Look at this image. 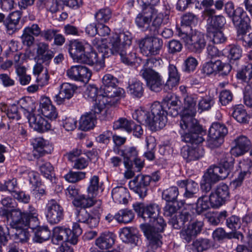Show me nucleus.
Segmentation results:
<instances>
[{
    "label": "nucleus",
    "instance_id": "obj_1",
    "mask_svg": "<svg viewBox=\"0 0 252 252\" xmlns=\"http://www.w3.org/2000/svg\"><path fill=\"white\" fill-rule=\"evenodd\" d=\"M133 209L138 216L145 221L153 223L141 224L140 227L149 241V248L154 250L160 248L162 245V232L166 223L163 218L159 216L160 208L156 203H150L145 205L143 203H135L133 205Z\"/></svg>",
    "mask_w": 252,
    "mask_h": 252
},
{
    "label": "nucleus",
    "instance_id": "obj_2",
    "mask_svg": "<svg viewBox=\"0 0 252 252\" xmlns=\"http://www.w3.org/2000/svg\"><path fill=\"white\" fill-rule=\"evenodd\" d=\"M100 90L103 94L98 95V102L94 106V112L101 114L99 116L101 120H108L111 118V114L106 108L115 107L120 103L121 98L126 96L125 91L121 88H116V85L112 80H102Z\"/></svg>",
    "mask_w": 252,
    "mask_h": 252
},
{
    "label": "nucleus",
    "instance_id": "obj_3",
    "mask_svg": "<svg viewBox=\"0 0 252 252\" xmlns=\"http://www.w3.org/2000/svg\"><path fill=\"white\" fill-rule=\"evenodd\" d=\"M167 110L162 103L156 101L151 106V112L143 110L137 111L133 118L142 124L149 126L152 130L162 128L167 122Z\"/></svg>",
    "mask_w": 252,
    "mask_h": 252
},
{
    "label": "nucleus",
    "instance_id": "obj_4",
    "mask_svg": "<svg viewBox=\"0 0 252 252\" xmlns=\"http://www.w3.org/2000/svg\"><path fill=\"white\" fill-rule=\"evenodd\" d=\"M180 125L182 129L180 132L182 141L196 146L204 141L205 132L195 118H185L181 120Z\"/></svg>",
    "mask_w": 252,
    "mask_h": 252
},
{
    "label": "nucleus",
    "instance_id": "obj_5",
    "mask_svg": "<svg viewBox=\"0 0 252 252\" xmlns=\"http://www.w3.org/2000/svg\"><path fill=\"white\" fill-rule=\"evenodd\" d=\"M231 170L220 166L213 165L210 166L203 177L201 182V189L203 191L209 192L214 184L220 180L227 178Z\"/></svg>",
    "mask_w": 252,
    "mask_h": 252
},
{
    "label": "nucleus",
    "instance_id": "obj_6",
    "mask_svg": "<svg viewBox=\"0 0 252 252\" xmlns=\"http://www.w3.org/2000/svg\"><path fill=\"white\" fill-rule=\"evenodd\" d=\"M154 36H146L138 41L141 52L146 56L158 54L162 47V40Z\"/></svg>",
    "mask_w": 252,
    "mask_h": 252
},
{
    "label": "nucleus",
    "instance_id": "obj_7",
    "mask_svg": "<svg viewBox=\"0 0 252 252\" xmlns=\"http://www.w3.org/2000/svg\"><path fill=\"white\" fill-rule=\"evenodd\" d=\"M232 69L231 65L229 63H223L220 60L215 62H210L205 63L201 69V73L204 77L218 74L220 77H226Z\"/></svg>",
    "mask_w": 252,
    "mask_h": 252
},
{
    "label": "nucleus",
    "instance_id": "obj_8",
    "mask_svg": "<svg viewBox=\"0 0 252 252\" xmlns=\"http://www.w3.org/2000/svg\"><path fill=\"white\" fill-rule=\"evenodd\" d=\"M206 45L205 35L202 32L194 30L190 33L185 46L190 52L200 54Z\"/></svg>",
    "mask_w": 252,
    "mask_h": 252
},
{
    "label": "nucleus",
    "instance_id": "obj_9",
    "mask_svg": "<svg viewBox=\"0 0 252 252\" xmlns=\"http://www.w3.org/2000/svg\"><path fill=\"white\" fill-rule=\"evenodd\" d=\"M45 213L47 221L51 224H57L64 218L63 207L55 199L49 200L45 206Z\"/></svg>",
    "mask_w": 252,
    "mask_h": 252
},
{
    "label": "nucleus",
    "instance_id": "obj_10",
    "mask_svg": "<svg viewBox=\"0 0 252 252\" xmlns=\"http://www.w3.org/2000/svg\"><path fill=\"white\" fill-rule=\"evenodd\" d=\"M163 12H158L152 18L150 24L149 34L156 35L159 34V30L162 24L164 25L168 23L169 19L170 6L167 3L163 2Z\"/></svg>",
    "mask_w": 252,
    "mask_h": 252
},
{
    "label": "nucleus",
    "instance_id": "obj_11",
    "mask_svg": "<svg viewBox=\"0 0 252 252\" xmlns=\"http://www.w3.org/2000/svg\"><path fill=\"white\" fill-rule=\"evenodd\" d=\"M229 191L228 186L224 184H220L217 186L215 190L212 192L209 195L211 207L218 208L229 199Z\"/></svg>",
    "mask_w": 252,
    "mask_h": 252
},
{
    "label": "nucleus",
    "instance_id": "obj_12",
    "mask_svg": "<svg viewBox=\"0 0 252 252\" xmlns=\"http://www.w3.org/2000/svg\"><path fill=\"white\" fill-rule=\"evenodd\" d=\"M239 34L246 33L250 26V19L244 9L237 7L235 14L230 18Z\"/></svg>",
    "mask_w": 252,
    "mask_h": 252
},
{
    "label": "nucleus",
    "instance_id": "obj_13",
    "mask_svg": "<svg viewBox=\"0 0 252 252\" xmlns=\"http://www.w3.org/2000/svg\"><path fill=\"white\" fill-rule=\"evenodd\" d=\"M152 181L149 175H138L129 183L130 189L137 193L141 198L147 195L148 188Z\"/></svg>",
    "mask_w": 252,
    "mask_h": 252
},
{
    "label": "nucleus",
    "instance_id": "obj_14",
    "mask_svg": "<svg viewBox=\"0 0 252 252\" xmlns=\"http://www.w3.org/2000/svg\"><path fill=\"white\" fill-rule=\"evenodd\" d=\"M157 12L156 9H142L135 18L136 25L142 31L147 32L149 34L150 24L152 18Z\"/></svg>",
    "mask_w": 252,
    "mask_h": 252
},
{
    "label": "nucleus",
    "instance_id": "obj_15",
    "mask_svg": "<svg viewBox=\"0 0 252 252\" xmlns=\"http://www.w3.org/2000/svg\"><path fill=\"white\" fill-rule=\"evenodd\" d=\"M204 223L202 221L195 220L188 225L187 228L180 231V237L186 243H189L194 240L196 236L201 233Z\"/></svg>",
    "mask_w": 252,
    "mask_h": 252
},
{
    "label": "nucleus",
    "instance_id": "obj_16",
    "mask_svg": "<svg viewBox=\"0 0 252 252\" xmlns=\"http://www.w3.org/2000/svg\"><path fill=\"white\" fill-rule=\"evenodd\" d=\"M80 87H82V86L77 84L63 83L60 86L59 93L54 97L55 101L58 105L65 103L72 97L75 91Z\"/></svg>",
    "mask_w": 252,
    "mask_h": 252
},
{
    "label": "nucleus",
    "instance_id": "obj_17",
    "mask_svg": "<svg viewBox=\"0 0 252 252\" xmlns=\"http://www.w3.org/2000/svg\"><path fill=\"white\" fill-rule=\"evenodd\" d=\"M177 185L181 189H185L183 196L186 200H196L199 191L198 185L196 182L191 179L181 180L177 182Z\"/></svg>",
    "mask_w": 252,
    "mask_h": 252
},
{
    "label": "nucleus",
    "instance_id": "obj_18",
    "mask_svg": "<svg viewBox=\"0 0 252 252\" xmlns=\"http://www.w3.org/2000/svg\"><path fill=\"white\" fill-rule=\"evenodd\" d=\"M131 43V34L128 32H120L115 34L111 38L109 44H113V49L118 50L119 53L121 50H127Z\"/></svg>",
    "mask_w": 252,
    "mask_h": 252
},
{
    "label": "nucleus",
    "instance_id": "obj_19",
    "mask_svg": "<svg viewBox=\"0 0 252 252\" xmlns=\"http://www.w3.org/2000/svg\"><path fill=\"white\" fill-rule=\"evenodd\" d=\"M88 47H91V46L86 42L73 40L69 42L67 49L71 58L78 63Z\"/></svg>",
    "mask_w": 252,
    "mask_h": 252
},
{
    "label": "nucleus",
    "instance_id": "obj_20",
    "mask_svg": "<svg viewBox=\"0 0 252 252\" xmlns=\"http://www.w3.org/2000/svg\"><path fill=\"white\" fill-rule=\"evenodd\" d=\"M181 155L187 162L199 159L204 154L203 149L199 145L184 146L181 149Z\"/></svg>",
    "mask_w": 252,
    "mask_h": 252
},
{
    "label": "nucleus",
    "instance_id": "obj_21",
    "mask_svg": "<svg viewBox=\"0 0 252 252\" xmlns=\"http://www.w3.org/2000/svg\"><path fill=\"white\" fill-rule=\"evenodd\" d=\"M184 103V110L183 111L181 120L185 118H194L196 113V104L197 102V95L194 94H189L183 98Z\"/></svg>",
    "mask_w": 252,
    "mask_h": 252
},
{
    "label": "nucleus",
    "instance_id": "obj_22",
    "mask_svg": "<svg viewBox=\"0 0 252 252\" xmlns=\"http://www.w3.org/2000/svg\"><path fill=\"white\" fill-rule=\"evenodd\" d=\"M235 145L231 148L232 154L239 157L247 152L251 147V142L249 138L244 135H241L235 139Z\"/></svg>",
    "mask_w": 252,
    "mask_h": 252
},
{
    "label": "nucleus",
    "instance_id": "obj_23",
    "mask_svg": "<svg viewBox=\"0 0 252 252\" xmlns=\"http://www.w3.org/2000/svg\"><path fill=\"white\" fill-rule=\"evenodd\" d=\"M28 119L30 126L39 132H44L51 128L50 123L40 115L30 114Z\"/></svg>",
    "mask_w": 252,
    "mask_h": 252
},
{
    "label": "nucleus",
    "instance_id": "obj_24",
    "mask_svg": "<svg viewBox=\"0 0 252 252\" xmlns=\"http://www.w3.org/2000/svg\"><path fill=\"white\" fill-rule=\"evenodd\" d=\"M54 56V52L49 49L48 44L42 42L37 44L36 58L42 63L48 65Z\"/></svg>",
    "mask_w": 252,
    "mask_h": 252
},
{
    "label": "nucleus",
    "instance_id": "obj_25",
    "mask_svg": "<svg viewBox=\"0 0 252 252\" xmlns=\"http://www.w3.org/2000/svg\"><path fill=\"white\" fill-rule=\"evenodd\" d=\"M40 108L42 114L51 120H55L58 113L55 106L52 103L50 98L46 96L41 97L40 100Z\"/></svg>",
    "mask_w": 252,
    "mask_h": 252
},
{
    "label": "nucleus",
    "instance_id": "obj_26",
    "mask_svg": "<svg viewBox=\"0 0 252 252\" xmlns=\"http://www.w3.org/2000/svg\"><path fill=\"white\" fill-rule=\"evenodd\" d=\"M78 63L87 64L90 65H95L96 66L101 68L104 66V60L100 59L97 53L94 51L86 52L81 58Z\"/></svg>",
    "mask_w": 252,
    "mask_h": 252
},
{
    "label": "nucleus",
    "instance_id": "obj_27",
    "mask_svg": "<svg viewBox=\"0 0 252 252\" xmlns=\"http://www.w3.org/2000/svg\"><path fill=\"white\" fill-rule=\"evenodd\" d=\"M192 220L191 214L187 211H182L178 215L169 220L168 223L176 229H180L189 223Z\"/></svg>",
    "mask_w": 252,
    "mask_h": 252
},
{
    "label": "nucleus",
    "instance_id": "obj_28",
    "mask_svg": "<svg viewBox=\"0 0 252 252\" xmlns=\"http://www.w3.org/2000/svg\"><path fill=\"white\" fill-rule=\"evenodd\" d=\"M77 219L78 221L87 224L91 228L97 226L99 222L98 218L90 215L84 208L77 210Z\"/></svg>",
    "mask_w": 252,
    "mask_h": 252
},
{
    "label": "nucleus",
    "instance_id": "obj_29",
    "mask_svg": "<svg viewBox=\"0 0 252 252\" xmlns=\"http://www.w3.org/2000/svg\"><path fill=\"white\" fill-rule=\"evenodd\" d=\"M208 18L207 31L210 32H213V30H221L225 25V18L222 15H213L211 16H204Z\"/></svg>",
    "mask_w": 252,
    "mask_h": 252
},
{
    "label": "nucleus",
    "instance_id": "obj_30",
    "mask_svg": "<svg viewBox=\"0 0 252 252\" xmlns=\"http://www.w3.org/2000/svg\"><path fill=\"white\" fill-rule=\"evenodd\" d=\"M96 114L97 113H95L94 110V112H90L82 115L79 120V129L83 131H88L93 129L94 126Z\"/></svg>",
    "mask_w": 252,
    "mask_h": 252
},
{
    "label": "nucleus",
    "instance_id": "obj_31",
    "mask_svg": "<svg viewBox=\"0 0 252 252\" xmlns=\"http://www.w3.org/2000/svg\"><path fill=\"white\" fill-rule=\"evenodd\" d=\"M115 241V237L113 233H103L95 240V245L100 249L106 250L113 246Z\"/></svg>",
    "mask_w": 252,
    "mask_h": 252
},
{
    "label": "nucleus",
    "instance_id": "obj_32",
    "mask_svg": "<svg viewBox=\"0 0 252 252\" xmlns=\"http://www.w3.org/2000/svg\"><path fill=\"white\" fill-rule=\"evenodd\" d=\"M0 109L2 112L6 113L7 117L11 121H17L21 118V109L15 104L9 106L2 104Z\"/></svg>",
    "mask_w": 252,
    "mask_h": 252
},
{
    "label": "nucleus",
    "instance_id": "obj_33",
    "mask_svg": "<svg viewBox=\"0 0 252 252\" xmlns=\"http://www.w3.org/2000/svg\"><path fill=\"white\" fill-rule=\"evenodd\" d=\"M121 155L124 157V164L126 168H132L133 160L138 156V151L136 148L131 147L122 150Z\"/></svg>",
    "mask_w": 252,
    "mask_h": 252
},
{
    "label": "nucleus",
    "instance_id": "obj_34",
    "mask_svg": "<svg viewBox=\"0 0 252 252\" xmlns=\"http://www.w3.org/2000/svg\"><path fill=\"white\" fill-rule=\"evenodd\" d=\"M37 159V164L39 166L41 173L47 179L52 181L54 175V167L48 161H45L43 158H40Z\"/></svg>",
    "mask_w": 252,
    "mask_h": 252
},
{
    "label": "nucleus",
    "instance_id": "obj_35",
    "mask_svg": "<svg viewBox=\"0 0 252 252\" xmlns=\"http://www.w3.org/2000/svg\"><path fill=\"white\" fill-rule=\"evenodd\" d=\"M120 237L126 243H131L135 245L138 244V237L131 228L126 227L122 228L120 233Z\"/></svg>",
    "mask_w": 252,
    "mask_h": 252
},
{
    "label": "nucleus",
    "instance_id": "obj_36",
    "mask_svg": "<svg viewBox=\"0 0 252 252\" xmlns=\"http://www.w3.org/2000/svg\"><path fill=\"white\" fill-rule=\"evenodd\" d=\"M127 92L133 97L140 98L143 94L144 89L142 83L138 80L129 81L127 88Z\"/></svg>",
    "mask_w": 252,
    "mask_h": 252
},
{
    "label": "nucleus",
    "instance_id": "obj_37",
    "mask_svg": "<svg viewBox=\"0 0 252 252\" xmlns=\"http://www.w3.org/2000/svg\"><path fill=\"white\" fill-rule=\"evenodd\" d=\"M68 228L65 226H58L53 230L52 242L56 245H59L66 240V234L68 233Z\"/></svg>",
    "mask_w": 252,
    "mask_h": 252
},
{
    "label": "nucleus",
    "instance_id": "obj_38",
    "mask_svg": "<svg viewBox=\"0 0 252 252\" xmlns=\"http://www.w3.org/2000/svg\"><path fill=\"white\" fill-rule=\"evenodd\" d=\"M32 144L33 147L32 155L34 158H41L46 153L44 148L46 145V141L42 137H37L32 141Z\"/></svg>",
    "mask_w": 252,
    "mask_h": 252
},
{
    "label": "nucleus",
    "instance_id": "obj_39",
    "mask_svg": "<svg viewBox=\"0 0 252 252\" xmlns=\"http://www.w3.org/2000/svg\"><path fill=\"white\" fill-rule=\"evenodd\" d=\"M20 210L17 209L12 210L10 213L9 219H11L10 222L12 228H19L23 227V223L25 220L24 215Z\"/></svg>",
    "mask_w": 252,
    "mask_h": 252
},
{
    "label": "nucleus",
    "instance_id": "obj_40",
    "mask_svg": "<svg viewBox=\"0 0 252 252\" xmlns=\"http://www.w3.org/2000/svg\"><path fill=\"white\" fill-rule=\"evenodd\" d=\"M128 195L127 189L122 186L117 187L112 190V197L113 200L119 203H126Z\"/></svg>",
    "mask_w": 252,
    "mask_h": 252
},
{
    "label": "nucleus",
    "instance_id": "obj_41",
    "mask_svg": "<svg viewBox=\"0 0 252 252\" xmlns=\"http://www.w3.org/2000/svg\"><path fill=\"white\" fill-rule=\"evenodd\" d=\"M196 202L195 211L198 215H203L210 208L211 206L209 197L202 195L197 198Z\"/></svg>",
    "mask_w": 252,
    "mask_h": 252
},
{
    "label": "nucleus",
    "instance_id": "obj_42",
    "mask_svg": "<svg viewBox=\"0 0 252 252\" xmlns=\"http://www.w3.org/2000/svg\"><path fill=\"white\" fill-rule=\"evenodd\" d=\"M34 236L33 240L35 242L41 243L48 240L51 236V232L47 226H39L33 231Z\"/></svg>",
    "mask_w": 252,
    "mask_h": 252
},
{
    "label": "nucleus",
    "instance_id": "obj_43",
    "mask_svg": "<svg viewBox=\"0 0 252 252\" xmlns=\"http://www.w3.org/2000/svg\"><path fill=\"white\" fill-rule=\"evenodd\" d=\"M68 230L69 232L66 234V238L65 242H68L71 244L76 245L78 241V237L82 232L80 225L76 222L74 223L72 230L68 228Z\"/></svg>",
    "mask_w": 252,
    "mask_h": 252
},
{
    "label": "nucleus",
    "instance_id": "obj_44",
    "mask_svg": "<svg viewBox=\"0 0 252 252\" xmlns=\"http://www.w3.org/2000/svg\"><path fill=\"white\" fill-rule=\"evenodd\" d=\"M24 219H25L23 227L27 226L31 228L33 231L40 226L39 221L37 218V214L35 213H26L24 215Z\"/></svg>",
    "mask_w": 252,
    "mask_h": 252
},
{
    "label": "nucleus",
    "instance_id": "obj_45",
    "mask_svg": "<svg viewBox=\"0 0 252 252\" xmlns=\"http://www.w3.org/2000/svg\"><path fill=\"white\" fill-rule=\"evenodd\" d=\"M134 218V214L132 211L128 209H121L116 214V220L120 223H129Z\"/></svg>",
    "mask_w": 252,
    "mask_h": 252
},
{
    "label": "nucleus",
    "instance_id": "obj_46",
    "mask_svg": "<svg viewBox=\"0 0 252 252\" xmlns=\"http://www.w3.org/2000/svg\"><path fill=\"white\" fill-rule=\"evenodd\" d=\"M179 194L178 188L175 186H172L163 190L162 192V198L166 202H178L177 199Z\"/></svg>",
    "mask_w": 252,
    "mask_h": 252
},
{
    "label": "nucleus",
    "instance_id": "obj_47",
    "mask_svg": "<svg viewBox=\"0 0 252 252\" xmlns=\"http://www.w3.org/2000/svg\"><path fill=\"white\" fill-rule=\"evenodd\" d=\"M20 106V109L24 110L28 113L27 117L29 116L31 113L33 112L36 108L35 102L30 97H25L20 99L18 102Z\"/></svg>",
    "mask_w": 252,
    "mask_h": 252
},
{
    "label": "nucleus",
    "instance_id": "obj_48",
    "mask_svg": "<svg viewBox=\"0 0 252 252\" xmlns=\"http://www.w3.org/2000/svg\"><path fill=\"white\" fill-rule=\"evenodd\" d=\"M102 183L99 182V178L98 176H93L90 179L89 186L87 189L88 193L93 197L96 196L99 189L102 190Z\"/></svg>",
    "mask_w": 252,
    "mask_h": 252
},
{
    "label": "nucleus",
    "instance_id": "obj_49",
    "mask_svg": "<svg viewBox=\"0 0 252 252\" xmlns=\"http://www.w3.org/2000/svg\"><path fill=\"white\" fill-rule=\"evenodd\" d=\"M209 133L210 135H215V136L221 137L223 139L224 137L227 134L228 130L224 125L219 123H214L211 126Z\"/></svg>",
    "mask_w": 252,
    "mask_h": 252
},
{
    "label": "nucleus",
    "instance_id": "obj_50",
    "mask_svg": "<svg viewBox=\"0 0 252 252\" xmlns=\"http://www.w3.org/2000/svg\"><path fill=\"white\" fill-rule=\"evenodd\" d=\"M219 165L232 171L234 166V159L229 153H221L218 156Z\"/></svg>",
    "mask_w": 252,
    "mask_h": 252
},
{
    "label": "nucleus",
    "instance_id": "obj_51",
    "mask_svg": "<svg viewBox=\"0 0 252 252\" xmlns=\"http://www.w3.org/2000/svg\"><path fill=\"white\" fill-rule=\"evenodd\" d=\"M78 81V84L81 83L83 86L86 87V90L85 92V95L88 98L92 99L93 101L95 100L98 101L97 88L94 85H87V82H85L84 80H76ZM79 85H80L79 84Z\"/></svg>",
    "mask_w": 252,
    "mask_h": 252
},
{
    "label": "nucleus",
    "instance_id": "obj_52",
    "mask_svg": "<svg viewBox=\"0 0 252 252\" xmlns=\"http://www.w3.org/2000/svg\"><path fill=\"white\" fill-rule=\"evenodd\" d=\"M232 117L239 123H246L247 122L248 115L242 105H237L232 108Z\"/></svg>",
    "mask_w": 252,
    "mask_h": 252
},
{
    "label": "nucleus",
    "instance_id": "obj_53",
    "mask_svg": "<svg viewBox=\"0 0 252 252\" xmlns=\"http://www.w3.org/2000/svg\"><path fill=\"white\" fill-rule=\"evenodd\" d=\"M111 48L105 44H101L98 46V55L100 59L108 58L111 55H119L118 50H114L113 44H110Z\"/></svg>",
    "mask_w": 252,
    "mask_h": 252
},
{
    "label": "nucleus",
    "instance_id": "obj_54",
    "mask_svg": "<svg viewBox=\"0 0 252 252\" xmlns=\"http://www.w3.org/2000/svg\"><path fill=\"white\" fill-rule=\"evenodd\" d=\"M134 126V123L133 121L121 118L114 123L113 127L114 129H123L130 133L132 132V128Z\"/></svg>",
    "mask_w": 252,
    "mask_h": 252
},
{
    "label": "nucleus",
    "instance_id": "obj_55",
    "mask_svg": "<svg viewBox=\"0 0 252 252\" xmlns=\"http://www.w3.org/2000/svg\"><path fill=\"white\" fill-rule=\"evenodd\" d=\"M94 203L92 197H85L84 195L76 197L73 201V204L75 206L84 209L92 207Z\"/></svg>",
    "mask_w": 252,
    "mask_h": 252
},
{
    "label": "nucleus",
    "instance_id": "obj_56",
    "mask_svg": "<svg viewBox=\"0 0 252 252\" xmlns=\"http://www.w3.org/2000/svg\"><path fill=\"white\" fill-rule=\"evenodd\" d=\"M228 53V58L230 59V63H232L233 61L239 60L242 56V49L239 46L236 45H229L226 49Z\"/></svg>",
    "mask_w": 252,
    "mask_h": 252
},
{
    "label": "nucleus",
    "instance_id": "obj_57",
    "mask_svg": "<svg viewBox=\"0 0 252 252\" xmlns=\"http://www.w3.org/2000/svg\"><path fill=\"white\" fill-rule=\"evenodd\" d=\"M243 166H245V168H247V171H244L243 172H241L237 178H236L233 181V184L235 185L236 187L240 186L245 176L248 173H250L251 170H252V160L251 159H247L245 161V163L243 164Z\"/></svg>",
    "mask_w": 252,
    "mask_h": 252
},
{
    "label": "nucleus",
    "instance_id": "obj_58",
    "mask_svg": "<svg viewBox=\"0 0 252 252\" xmlns=\"http://www.w3.org/2000/svg\"><path fill=\"white\" fill-rule=\"evenodd\" d=\"M23 227L14 228L16 229V232L13 235V239L15 240L14 242L19 244V243H23L28 241L29 238V233Z\"/></svg>",
    "mask_w": 252,
    "mask_h": 252
},
{
    "label": "nucleus",
    "instance_id": "obj_59",
    "mask_svg": "<svg viewBox=\"0 0 252 252\" xmlns=\"http://www.w3.org/2000/svg\"><path fill=\"white\" fill-rule=\"evenodd\" d=\"M51 1L50 0H37L35 3V7L38 12L45 10H49L52 12H56L57 9V4L54 6H50Z\"/></svg>",
    "mask_w": 252,
    "mask_h": 252
},
{
    "label": "nucleus",
    "instance_id": "obj_60",
    "mask_svg": "<svg viewBox=\"0 0 252 252\" xmlns=\"http://www.w3.org/2000/svg\"><path fill=\"white\" fill-rule=\"evenodd\" d=\"M246 83L247 85L244 91V102L247 106L252 107V80H248Z\"/></svg>",
    "mask_w": 252,
    "mask_h": 252
},
{
    "label": "nucleus",
    "instance_id": "obj_61",
    "mask_svg": "<svg viewBox=\"0 0 252 252\" xmlns=\"http://www.w3.org/2000/svg\"><path fill=\"white\" fill-rule=\"evenodd\" d=\"M198 64L197 60L192 57H189L186 59L183 64V71L185 72L190 73L193 72Z\"/></svg>",
    "mask_w": 252,
    "mask_h": 252
},
{
    "label": "nucleus",
    "instance_id": "obj_62",
    "mask_svg": "<svg viewBox=\"0 0 252 252\" xmlns=\"http://www.w3.org/2000/svg\"><path fill=\"white\" fill-rule=\"evenodd\" d=\"M162 103L165 107L181 106L179 97L173 94H168L162 99Z\"/></svg>",
    "mask_w": 252,
    "mask_h": 252
},
{
    "label": "nucleus",
    "instance_id": "obj_63",
    "mask_svg": "<svg viewBox=\"0 0 252 252\" xmlns=\"http://www.w3.org/2000/svg\"><path fill=\"white\" fill-rule=\"evenodd\" d=\"M111 17L112 12L108 8L101 9L95 14L96 20L100 23L108 22Z\"/></svg>",
    "mask_w": 252,
    "mask_h": 252
},
{
    "label": "nucleus",
    "instance_id": "obj_64",
    "mask_svg": "<svg viewBox=\"0 0 252 252\" xmlns=\"http://www.w3.org/2000/svg\"><path fill=\"white\" fill-rule=\"evenodd\" d=\"M4 25L6 28L7 32L9 34H12L20 29L19 23L8 16L5 18L4 21Z\"/></svg>",
    "mask_w": 252,
    "mask_h": 252
}]
</instances>
